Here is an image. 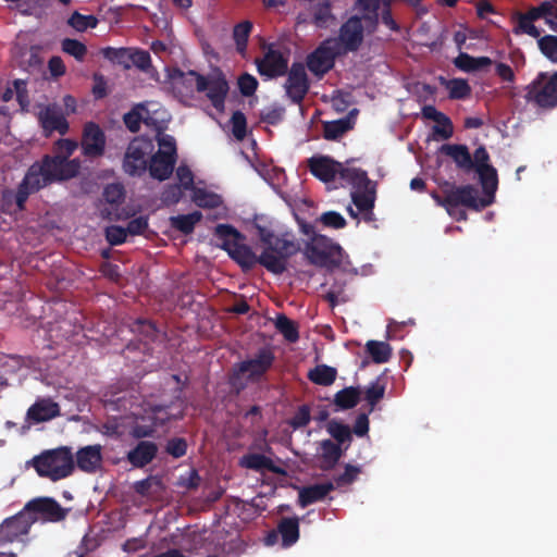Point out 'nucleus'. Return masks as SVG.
<instances>
[{"label": "nucleus", "mask_w": 557, "mask_h": 557, "mask_svg": "<svg viewBox=\"0 0 557 557\" xmlns=\"http://www.w3.org/2000/svg\"><path fill=\"white\" fill-rule=\"evenodd\" d=\"M337 54L336 44L326 40L308 55L307 66L312 74L322 77L334 66Z\"/></svg>", "instance_id": "nucleus-14"}, {"label": "nucleus", "mask_w": 557, "mask_h": 557, "mask_svg": "<svg viewBox=\"0 0 557 557\" xmlns=\"http://www.w3.org/2000/svg\"><path fill=\"white\" fill-rule=\"evenodd\" d=\"M335 488L332 482L305 486L299 491L298 503L305 508L313 503L323 500Z\"/></svg>", "instance_id": "nucleus-32"}, {"label": "nucleus", "mask_w": 557, "mask_h": 557, "mask_svg": "<svg viewBox=\"0 0 557 557\" xmlns=\"http://www.w3.org/2000/svg\"><path fill=\"white\" fill-rule=\"evenodd\" d=\"M104 57L117 64L123 65L124 67H129L128 55L129 49H115V48H107L103 51Z\"/></svg>", "instance_id": "nucleus-57"}, {"label": "nucleus", "mask_w": 557, "mask_h": 557, "mask_svg": "<svg viewBox=\"0 0 557 557\" xmlns=\"http://www.w3.org/2000/svg\"><path fill=\"white\" fill-rule=\"evenodd\" d=\"M153 143L150 139L136 138L127 147L123 168L129 175H141L147 170L148 159L152 157Z\"/></svg>", "instance_id": "nucleus-12"}, {"label": "nucleus", "mask_w": 557, "mask_h": 557, "mask_svg": "<svg viewBox=\"0 0 557 557\" xmlns=\"http://www.w3.org/2000/svg\"><path fill=\"white\" fill-rule=\"evenodd\" d=\"M349 129L347 120H336L325 122L323 125V136L327 140H335L343 136Z\"/></svg>", "instance_id": "nucleus-50"}, {"label": "nucleus", "mask_w": 557, "mask_h": 557, "mask_svg": "<svg viewBox=\"0 0 557 557\" xmlns=\"http://www.w3.org/2000/svg\"><path fill=\"white\" fill-rule=\"evenodd\" d=\"M307 162L310 173L324 183L333 182L336 176L341 177L345 168L343 163L323 154L313 156Z\"/></svg>", "instance_id": "nucleus-18"}, {"label": "nucleus", "mask_w": 557, "mask_h": 557, "mask_svg": "<svg viewBox=\"0 0 557 557\" xmlns=\"http://www.w3.org/2000/svg\"><path fill=\"white\" fill-rule=\"evenodd\" d=\"M454 65L466 73L482 71L493 64L488 57H472L467 52H460L453 61Z\"/></svg>", "instance_id": "nucleus-33"}, {"label": "nucleus", "mask_w": 557, "mask_h": 557, "mask_svg": "<svg viewBox=\"0 0 557 557\" xmlns=\"http://www.w3.org/2000/svg\"><path fill=\"white\" fill-rule=\"evenodd\" d=\"M124 196V190L120 184H110L103 190L104 200L111 205H117Z\"/></svg>", "instance_id": "nucleus-63"}, {"label": "nucleus", "mask_w": 557, "mask_h": 557, "mask_svg": "<svg viewBox=\"0 0 557 557\" xmlns=\"http://www.w3.org/2000/svg\"><path fill=\"white\" fill-rule=\"evenodd\" d=\"M330 434L339 443H346L351 440V430L348 425L339 422H331L329 424Z\"/></svg>", "instance_id": "nucleus-56"}, {"label": "nucleus", "mask_w": 557, "mask_h": 557, "mask_svg": "<svg viewBox=\"0 0 557 557\" xmlns=\"http://www.w3.org/2000/svg\"><path fill=\"white\" fill-rule=\"evenodd\" d=\"M445 187L443 188L444 201L449 209L463 206L472 210H481L492 203V199L487 197L480 198L478 189L472 185L456 186L445 182Z\"/></svg>", "instance_id": "nucleus-10"}, {"label": "nucleus", "mask_w": 557, "mask_h": 557, "mask_svg": "<svg viewBox=\"0 0 557 557\" xmlns=\"http://www.w3.org/2000/svg\"><path fill=\"white\" fill-rule=\"evenodd\" d=\"M38 117L47 134L53 131H57L60 134H65L69 128L65 117L61 113L60 109L54 104L42 108L38 113Z\"/></svg>", "instance_id": "nucleus-27"}, {"label": "nucleus", "mask_w": 557, "mask_h": 557, "mask_svg": "<svg viewBox=\"0 0 557 557\" xmlns=\"http://www.w3.org/2000/svg\"><path fill=\"white\" fill-rule=\"evenodd\" d=\"M227 127L237 141L244 140L248 135L247 119L242 111H235L232 114Z\"/></svg>", "instance_id": "nucleus-48"}, {"label": "nucleus", "mask_w": 557, "mask_h": 557, "mask_svg": "<svg viewBox=\"0 0 557 557\" xmlns=\"http://www.w3.org/2000/svg\"><path fill=\"white\" fill-rule=\"evenodd\" d=\"M360 400L358 387L349 386L338 391L334 396V404L342 410L356 407Z\"/></svg>", "instance_id": "nucleus-42"}, {"label": "nucleus", "mask_w": 557, "mask_h": 557, "mask_svg": "<svg viewBox=\"0 0 557 557\" xmlns=\"http://www.w3.org/2000/svg\"><path fill=\"white\" fill-rule=\"evenodd\" d=\"M341 180L352 187L350 197L357 209L374 208L377 184L369 178L367 171L359 168H344Z\"/></svg>", "instance_id": "nucleus-6"}, {"label": "nucleus", "mask_w": 557, "mask_h": 557, "mask_svg": "<svg viewBox=\"0 0 557 557\" xmlns=\"http://www.w3.org/2000/svg\"><path fill=\"white\" fill-rule=\"evenodd\" d=\"M157 140L159 150L151 157L149 171L152 177L163 181L173 172L176 145L172 136L163 133H158Z\"/></svg>", "instance_id": "nucleus-8"}, {"label": "nucleus", "mask_w": 557, "mask_h": 557, "mask_svg": "<svg viewBox=\"0 0 557 557\" xmlns=\"http://www.w3.org/2000/svg\"><path fill=\"white\" fill-rule=\"evenodd\" d=\"M366 350L375 363H385L392 357V347L386 342L368 341Z\"/></svg>", "instance_id": "nucleus-44"}, {"label": "nucleus", "mask_w": 557, "mask_h": 557, "mask_svg": "<svg viewBox=\"0 0 557 557\" xmlns=\"http://www.w3.org/2000/svg\"><path fill=\"white\" fill-rule=\"evenodd\" d=\"M524 99L540 109L557 108V71L553 74L540 72L525 87Z\"/></svg>", "instance_id": "nucleus-7"}, {"label": "nucleus", "mask_w": 557, "mask_h": 557, "mask_svg": "<svg viewBox=\"0 0 557 557\" xmlns=\"http://www.w3.org/2000/svg\"><path fill=\"white\" fill-rule=\"evenodd\" d=\"M176 178L178 181V185L168 187L162 194V201L165 205L176 203L181 199L183 191L191 189L194 185V175L185 165H180L177 168Z\"/></svg>", "instance_id": "nucleus-24"}, {"label": "nucleus", "mask_w": 557, "mask_h": 557, "mask_svg": "<svg viewBox=\"0 0 557 557\" xmlns=\"http://www.w3.org/2000/svg\"><path fill=\"white\" fill-rule=\"evenodd\" d=\"M29 516L37 517V520L58 521L63 518L60 505L52 498H38L30 500L24 508Z\"/></svg>", "instance_id": "nucleus-22"}, {"label": "nucleus", "mask_w": 557, "mask_h": 557, "mask_svg": "<svg viewBox=\"0 0 557 557\" xmlns=\"http://www.w3.org/2000/svg\"><path fill=\"white\" fill-rule=\"evenodd\" d=\"M36 518L23 509L16 516L4 520L0 525V544L14 542L20 536L27 534Z\"/></svg>", "instance_id": "nucleus-16"}, {"label": "nucleus", "mask_w": 557, "mask_h": 557, "mask_svg": "<svg viewBox=\"0 0 557 557\" xmlns=\"http://www.w3.org/2000/svg\"><path fill=\"white\" fill-rule=\"evenodd\" d=\"M261 238L259 261L274 274L278 273V238L260 224L257 225Z\"/></svg>", "instance_id": "nucleus-19"}, {"label": "nucleus", "mask_w": 557, "mask_h": 557, "mask_svg": "<svg viewBox=\"0 0 557 557\" xmlns=\"http://www.w3.org/2000/svg\"><path fill=\"white\" fill-rule=\"evenodd\" d=\"M134 490L143 497H152L162 490V484L158 478L150 476L135 482Z\"/></svg>", "instance_id": "nucleus-49"}, {"label": "nucleus", "mask_w": 557, "mask_h": 557, "mask_svg": "<svg viewBox=\"0 0 557 557\" xmlns=\"http://www.w3.org/2000/svg\"><path fill=\"white\" fill-rule=\"evenodd\" d=\"M168 121L169 115L166 111L158 102L153 101L137 104L124 116V122L132 132L139 129L140 122L159 129Z\"/></svg>", "instance_id": "nucleus-11"}, {"label": "nucleus", "mask_w": 557, "mask_h": 557, "mask_svg": "<svg viewBox=\"0 0 557 557\" xmlns=\"http://www.w3.org/2000/svg\"><path fill=\"white\" fill-rule=\"evenodd\" d=\"M536 39L539 49L543 55H545L552 62L557 63V36L545 35L542 37L540 36Z\"/></svg>", "instance_id": "nucleus-51"}, {"label": "nucleus", "mask_w": 557, "mask_h": 557, "mask_svg": "<svg viewBox=\"0 0 557 557\" xmlns=\"http://www.w3.org/2000/svg\"><path fill=\"white\" fill-rule=\"evenodd\" d=\"M286 96L294 102L300 103L309 89V82L304 65L294 64L284 84Z\"/></svg>", "instance_id": "nucleus-20"}, {"label": "nucleus", "mask_w": 557, "mask_h": 557, "mask_svg": "<svg viewBox=\"0 0 557 557\" xmlns=\"http://www.w3.org/2000/svg\"><path fill=\"white\" fill-rule=\"evenodd\" d=\"M240 465L248 469H253L257 471L265 472V471H272V472H278V468L275 466L274 461L264 455L259 454H250L247 456H244L240 459Z\"/></svg>", "instance_id": "nucleus-41"}, {"label": "nucleus", "mask_w": 557, "mask_h": 557, "mask_svg": "<svg viewBox=\"0 0 557 557\" xmlns=\"http://www.w3.org/2000/svg\"><path fill=\"white\" fill-rule=\"evenodd\" d=\"M60 414L59 405L51 398H39L32 405L26 413L28 421L40 423L49 421Z\"/></svg>", "instance_id": "nucleus-26"}, {"label": "nucleus", "mask_w": 557, "mask_h": 557, "mask_svg": "<svg viewBox=\"0 0 557 557\" xmlns=\"http://www.w3.org/2000/svg\"><path fill=\"white\" fill-rule=\"evenodd\" d=\"M237 86L243 96L249 97L255 94L258 82L255 76L245 73L238 77Z\"/></svg>", "instance_id": "nucleus-59"}, {"label": "nucleus", "mask_w": 557, "mask_h": 557, "mask_svg": "<svg viewBox=\"0 0 557 557\" xmlns=\"http://www.w3.org/2000/svg\"><path fill=\"white\" fill-rule=\"evenodd\" d=\"M308 379L312 383L321 386L332 385L337 376V370L327 364H318L313 369L309 370Z\"/></svg>", "instance_id": "nucleus-39"}, {"label": "nucleus", "mask_w": 557, "mask_h": 557, "mask_svg": "<svg viewBox=\"0 0 557 557\" xmlns=\"http://www.w3.org/2000/svg\"><path fill=\"white\" fill-rule=\"evenodd\" d=\"M203 86L198 91L206 92L212 106L220 112L224 111L225 98L228 94V83L220 72H213L209 76H202Z\"/></svg>", "instance_id": "nucleus-15"}, {"label": "nucleus", "mask_w": 557, "mask_h": 557, "mask_svg": "<svg viewBox=\"0 0 557 557\" xmlns=\"http://www.w3.org/2000/svg\"><path fill=\"white\" fill-rule=\"evenodd\" d=\"M281 336L288 343H296L299 339V325L281 313Z\"/></svg>", "instance_id": "nucleus-53"}, {"label": "nucleus", "mask_w": 557, "mask_h": 557, "mask_svg": "<svg viewBox=\"0 0 557 557\" xmlns=\"http://www.w3.org/2000/svg\"><path fill=\"white\" fill-rule=\"evenodd\" d=\"M77 468L86 473H95L102 465V447L99 444L79 448L75 455Z\"/></svg>", "instance_id": "nucleus-23"}, {"label": "nucleus", "mask_w": 557, "mask_h": 557, "mask_svg": "<svg viewBox=\"0 0 557 557\" xmlns=\"http://www.w3.org/2000/svg\"><path fill=\"white\" fill-rule=\"evenodd\" d=\"M382 0H356L355 9L362 12V20L369 34L376 30L380 18V8Z\"/></svg>", "instance_id": "nucleus-31"}, {"label": "nucleus", "mask_w": 557, "mask_h": 557, "mask_svg": "<svg viewBox=\"0 0 557 557\" xmlns=\"http://www.w3.org/2000/svg\"><path fill=\"white\" fill-rule=\"evenodd\" d=\"M509 59L511 60L513 66H510L509 64L504 62L494 61L493 64L495 66V74L498 76V78L503 83L512 85L516 82L515 70H519L525 64V57L520 50H517L509 53Z\"/></svg>", "instance_id": "nucleus-30"}, {"label": "nucleus", "mask_w": 557, "mask_h": 557, "mask_svg": "<svg viewBox=\"0 0 557 557\" xmlns=\"http://www.w3.org/2000/svg\"><path fill=\"white\" fill-rule=\"evenodd\" d=\"M440 83L446 87L449 92V98L454 100L466 99L471 95V87L465 78L446 79L440 76Z\"/></svg>", "instance_id": "nucleus-38"}, {"label": "nucleus", "mask_w": 557, "mask_h": 557, "mask_svg": "<svg viewBox=\"0 0 557 557\" xmlns=\"http://www.w3.org/2000/svg\"><path fill=\"white\" fill-rule=\"evenodd\" d=\"M312 23L319 28H327L336 18L330 0H319L310 8Z\"/></svg>", "instance_id": "nucleus-35"}, {"label": "nucleus", "mask_w": 557, "mask_h": 557, "mask_svg": "<svg viewBox=\"0 0 557 557\" xmlns=\"http://www.w3.org/2000/svg\"><path fill=\"white\" fill-rule=\"evenodd\" d=\"M193 201L201 208H212L218 210V214H222L225 208L222 206L221 197L208 190L206 187H199L193 185Z\"/></svg>", "instance_id": "nucleus-34"}, {"label": "nucleus", "mask_w": 557, "mask_h": 557, "mask_svg": "<svg viewBox=\"0 0 557 557\" xmlns=\"http://www.w3.org/2000/svg\"><path fill=\"white\" fill-rule=\"evenodd\" d=\"M168 413L162 408L147 411L145 414L132 412L128 416L113 418L106 425V433L115 436L147 437L156 432L157 423H163Z\"/></svg>", "instance_id": "nucleus-2"}, {"label": "nucleus", "mask_w": 557, "mask_h": 557, "mask_svg": "<svg viewBox=\"0 0 557 557\" xmlns=\"http://www.w3.org/2000/svg\"><path fill=\"white\" fill-rule=\"evenodd\" d=\"M98 21L92 15H82L79 13H74L70 20L69 24L78 32H84L87 28L96 27Z\"/></svg>", "instance_id": "nucleus-55"}, {"label": "nucleus", "mask_w": 557, "mask_h": 557, "mask_svg": "<svg viewBox=\"0 0 557 557\" xmlns=\"http://www.w3.org/2000/svg\"><path fill=\"white\" fill-rule=\"evenodd\" d=\"M305 255L310 264L330 272L338 269L346 257L339 244L319 234H314L311 240L307 243Z\"/></svg>", "instance_id": "nucleus-5"}, {"label": "nucleus", "mask_w": 557, "mask_h": 557, "mask_svg": "<svg viewBox=\"0 0 557 557\" xmlns=\"http://www.w3.org/2000/svg\"><path fill=\"white\" fill-rule=\"evenodd\" d=\"M258 71L262 76L273 78L278 75V54L270 49L263 59L257 60Z\"/></svg>", "instance_id": "nucleus-46"}, {"label": "nucleus", "mask_w": 557, "mask_h": 557, "mask_svg": "<svg viewBox=\"0 0 557 557\" xmlns=\"http://www.w3.org/2000/svg\"><path fill=\"white\" fill-rule=\"evenodd\" d=\"M273 355L268 350H262L256 359L245 361L235 370L232 377V385L236 389L243 388L248 381H252L262 375L270 367Z\"/></svg>", "instance_id": "nucleus-13"}, {"label": "nucleus", "mask_w": 557, "mask_h": 557, "mask_svg": "<svg viewBox=\"0 0 557 557\" xmlns=\"http://www.w3.org/2000/svg\"><path fill=\"white\" fill-rule=\"evenodd\" d=\"M251 28H252V24L248 21L239 23L234 28L233 36H234V40L236 42V49L242 55H245L247 40H248L249 34L251 32Z\"/></svg>", "instance_id": "nucleus-52"}, {"label": "nucleus", "mask_w": 557, "mask_h": 557, "mask_svg": "<svg viewBox=\"0 0 557 557\" xmlns=\"http://www.w3.org/2000/svg\"><path fill=\"white\" fill-rule=\"evenodd\" d=\"M32 465L40 476L59 481L70 476L74 469V457L70 448L59 447L46 450L32 459Z\"/></svg>", "instance_id": "nucleus-4"}, {"label": "nucleus", "mask_w": 557, "mask_h": 557, "mask_svg": "<svg viewBox=\"0 0 557 557\" xmlns=\"http://www.w3.org/2000/svg\"><path fill=\"white\" fill-rule=\"evenodd\" d=\"M320 221L324 226L335 230L344 228L347 224L345 218L336 211L324 212L321 215Z\"/></svg>", "instance_id": "nucleus-60"}, {"label": "nucleus", "mask_w": 557, "mask_h": 557, "mask_svg": "<svg viewBox=\"0 0 557 557\" xmlns=\"http://www.w3.org/2000/svg\"><path fill=\"white\" fill-rule=\"evenodd\" d=\"M157 450L156 444L144 441L127 454V459L134 467L140 468L154 458Z\"/></svg>", "instance_id": "nucleus-36"}, {"label": "nucleus", "mask_w": 557, "mask_h": 557, "mask_svg": "<svg viewBox=\"0 0 557 557\" xmlns=\"http://www.w3.org/2000/svg\"><path fill=\"white\" fill-rule=\"evenodd\" d=\"M79 169V161H73L62 166L60 162L50 161V156H46L41 162L35 163L29 168L21 183L15 196L17 207L22 209L32 193L39 190L48 184L76 176Z\"/></svg>", "instance_id": "nucleus-1"}, {"label": "nucleus", "mask_w": 557, "mask_h": 557, "mask_svg": "<svg viewBox=\"0 0 557 557\" xmlns=\"http://www.w3.org/2000/svg\"><path fill=\"white\" fill-rule=\"evenodd\" d=\"M321 469L331 470L335 467L342 457V449L338 444L331 440H324L321 443Z\"/></svg>", "instance_id": "nucleus-40"}, {"label": "nucleus", "mask_w": 557, "mask_h": 557, "mask_svg": "<svg viewBox=\"0 0 557 557\" xmlns=\"http://www.w3.org/2000/svg\"><path fill=\"white\" fill-rule=\"evenodd\" d=\"M511 20L512 33L518 36L529 35L532 38H539L541 29L534 25L537 20H544L549 29L557 33V7H552L548 2H540L525 12L516 11Z\"/></svg>", "instance_id": "nucleus-3"}, {"label": "nucleus", "mask_w": 557, "mask_h": 557, "mask_svg": "<svg viewBox=\"0 0 557 557\" xmlns=\"http://www.w3.org/2000/svg\"><path fill=\"white\" fill-rule=\"evenodd\" d=\"M440 151L450 157L458 169L465 172H470L473 170L472 156L466 145L444 144L440 148Z\"/></svg>", "instance_id": "nucleus-29"}, {"label": "nucleus", "mask_w": 557, "mask_h": 557, "mask_svg": "<svg viewBox=\"0 0 557 557\" xmlns=\"http://www.w3.org/2000/svg\"><path fill=\"white\" fill-rule=\"evenodd\" d=\"M64 52L73 55L77 60H82L86 54V47L75 39H64L62 42Z\"/></svg>", "instance_id": "nucleus-61"}, {"label": "nucleus", "mask_w": 557, "mask_h": 557, "mask_svg": "<svg viewBox=\"0 0 557 557\" xmlns=\"http://www.w3.org/2000/svg\"><path fill=\"white\" fill-rule=\"evenodd\" d=\"M300 250V245L298 242L289 240L286 238V234L281 236V273L285 270V263L283 259L295 255Z\"/></svg>", "instance_id": "nucleus-58"}, {"label": "nucleus", "mask_w": 557, "mask_h": 557, "mask_svg": "<svg viewBox=\"0 0 557 557\" xmlns=\"http://www.w3.org/2000/svg\"><path fill=\"white\" fill-rule=\"evenodd\" d=\"M299 540V519L281 517V546L290 547Z\"/></svg>", "instance_id": "nucleus-37"}, {"label": "nucleus", "mask_w": 557, "mask_h": 557, "mask_svg": "<svg viewBox=\"0 0 557 557\" xmlns=\"http://www.w3.org/2000/svg\"><path fill=\"white\" fill-rule=\"evenodd\" d=\"M215 234L223 240L224 249L240 265L249 268L256 263V255L245 245L243 237L235 228L220 224L215 227Z\"/></svg>", "instance_id": "nucleus-9"}, {"label": "nucleus", "mask_w": 557, "mask_h": 557, "mask_svg": "<svg viewBox=\"0 0 557 557\" xmlns=\"http://www.w3.org/2000/svg\"><path fill=\"white\" fill-rule=\"evenodd\" d=\"M281 198L284 200L290 214L297 221L301 232L306 235L313 233V226L306 222L304 213L310 208L309 201L302 198H294L289 195H283Z\"/></svg>", "instance_id": "nucleus-28"}, {"label": "nucleus", "mask_w": 557, "mask_h": 557, "mask_svg": "<svg viewBox=\"0 0 557 557\" xmlns=\"http://www.w3.org/2000/svg\"><path fill=\"white\" fill-rule=\"evenodd\" d=\"M76 148L77 144L75 141L70 139H61L55 143L54 156L50 157V161H58L62 166L73 161H78L77 159L69 160V157L73 154Z\"/></svg>", "instance_id": "nucleus-45"}, {"label": "nucleus", "mask_w": 557, "mask_h": 557, "mask_svg": "<svg viewBox=\"0 0 557 557\" xmlns=\"http://www.w3.org/2000/svg\"><path fill=\"white\" fill-rule=\"evenodd\" d=\"M202 214L199 211H194L188 214H178L170 218L171 226L177 231L189 234L193 232L195 225L200 222Z\"/></svg>", "instance_id": "nucleus-43"}, {"label": "nucleus", "mask_w": 557, "mask_h": 557, "mask_svg": "<svg viewBox=\"0 0 557 557\" xmlns=\"http://www.w3.org/2000/svg\"><path fill=\"white\" fill-rule=\"evenodd\" d=\"M385 386L379 380L372 382L364 392V398L370 405L369 412H372L375 405L384 397Z\"/></svg>", "instance_id": "nucleus-54"}, {"label": "nucleus", "mask_w": 557, "mask_h": 557, "mask_svg": "<svg viewBox=\"0 0 557 557\" xmlns=\"http://www.w3.org/2000/svg\"><path fill=\"white\" fill-rule=\"evenodd\" d=\"M472 162L475 172L492 166L490 164V154L484 146H480L474 150Z\"/></svg>", "instance_id": "nucleus-64"}, {"label": "nucleus", "mask_w": 557, "mask_h": 557, "mask_svg": "<svg viewBox=\"0 0 557 557\" xmlns=\"http://www.w3.org/2000/svg\"><path fill=\"white\" fill-rule=\"evenodd\" d=\"M106 138L102 131L94 123H89L84 128L82 148L87 157H99L103 153Z\"/></svg>", "instance_id": "nucleus-25"}, {"label": "nucleus", "mask_w": 557, "mask_h": 557, "mask_svg": "<svg viewBox=\"0 0 557 557\" xmlns=\"http://www.w3.org/2000/svg\"><path fill=\"white\" fill-rule=\"evenodd\" d=\"M310 408L308 405H302L295 412L294 417L288 421V423L294 429H300L306 426L310 422Z\"/></svg>", "instance_id": "nucleus-62"}, {"label": "nucleus", "mask_w": 557, "mask_h": 557, "mask_svg": "<svg viewBox=\"0 0 557 557\" xmlns=\"http://www.w3.org/2000/svg\"><path fill=\"white\" fill-rule=\"evenodd\" d=\"M168 77L171 87L181 96L190 94L194 89L199 90L203 86L202 76L194 71L182 72L180 70H169Z\"/></svg>", "instance_id": "nucleus-21"}, {"label": "nucleus", "mask_w": 557, "mask_h": 557, "mask_svg": "<svg viewBox=\"0 0 557 557\" xmlns=\"http://www.w3.org/2000/svg\"><path fill=\"white\" fill-rule=\"evenodd\" d=\"M366 24L360 15L350 16L339 28L338 39L346 51H357L363 41Z\"/></svg>", "instance_id": "nucleus-17"}, {"label": "nucleus", "mask_w": 557, "mask_h": 557, "mask_svg": "<svg viewBox=\"0 0 557 557\" xmlns=\"http://www.w3.org/2000/svg\"><path fill=\"white\" fill-rule=\"evenodd\" d=\"M476 173L479 175L484 194L488 197L487 199L493 200L498 184L496 169L492 165L484 170H479Z\"/></svg>", "instance_id": "nucleus-47"}]
</instances>
